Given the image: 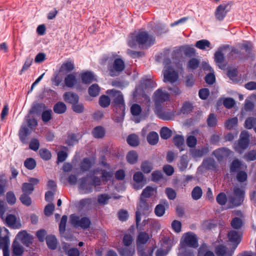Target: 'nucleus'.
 Returning <instances> with one entry per match:
<instances>
[{
  "instance_id": "79ce46f5",
  "label": "nucleus",
  "mask_w": 256,
  "mask_h": 256,
  "mask_svg": "<svg viewBox=\"0 0 256 256\" xmlns=\"http://www.w3.org/2000/svg\"><path fill=\"white\" fill-rule=\"evenodd\" d=\"M228 149L221 148L214 151L213 154L218 161L222 160L226 156Z\"/></svg>"
},
{
  "instance_id": "a878e982",
  "label": "nucleus",
  "mask_w": 256,
  "mask_h": 256,
  "mask_svg": "<svg viewBox=\"0 0 256 256\" xmlns=\"http://www.w3.org/2000/svg\"><path fill=\"white\" fill-rule=\"evenodd\" d=\"M93 162L91 158L87 157L84 158L80 162V167L82 172L89 171L93 166Z\"/></svg>"
},
{
  "instance_id": "5fc2aeb1",
  "label": "nucleus",
  "mask_w": 256,
  "mask_h": 256,
  "mask_svg": "<svg viewBox=\"0 0 256 256\" xmlns=\"http://www.w3.org/2000/svg\"><path fill=\"white\" fill-rule=\"evenodd\" d=\"M218 120L215 114L211 113L208 115L207 119V124L208 126L213 128L217 125Z\"/></svg>"
},
{
  "instance_id": "bb28decb",
  "label": "nucleus",
  "mask_w": 256,
  "mask_h": 256,
  "mask_svg": "<svg viewBox=\"0 0 256 256\" xmlns=\"http://www.w3.org/2000/svg\"><path fill=\"white\" fill-rule=\"evenodd\" d=\"M204 168L208 170H216L218 169V165L216 162L211 158L204 159L202 162Z\"/></svg>"
},
{
  "instance_id": "0eeeda50",
  "label": "nucleus",
  "mask_w": 256,
  "mask_h": 256,
  "mask_svg": "<svg viewBox=\"0 0 256 256\" xmlns=\"http://www.w3.org/2000/svg\"><path fill=\"white\" fill-rule=\"evenodd\" d=\"M250 142V135L248 132L244 130L241 132L238 142L234 143V149L237 152L241 154L248 147Z\"/></svg>"
},
{
  "instance_id": "2eb2a0df",
  "label": "nucleus",
  "mask_w": 256,
  "mask_h": 256,
  "mask_svg": "<svg viewBox=\"0 0 256 256\" xmlns=\"http://www.w3.org/2000/svg\"><path fill=\"white\" fill-rule=\"evenodd\" d=\"M154 100L156 104H160L170 100V95L161 88L157 90L154 93Z\"/></svg>"
},
{
  "instance_id": "09e8293b",
  "label": "nucleus",
  "mask_w": 256,
  "mask_h": 256,
  "mask_svg": "<svg viewBox=\"0 0 256 256\" xmlns=\"http://www.w3.org/2000/svg\"><path fill=\"white\" fill-rule=\"evenodd\" d=\"M238 122V119L234 117L228 120L225 122V127L226 128L230 130L231 129L236 126Z\"/></svg>"
},
{
  "instance_id": "473e14b6",
  "label": "nucleus",
  "mask_w": 256,
  "mask_h": 256,
  "mask_svg": "<svg viewBox=\"0 0 256 256\" xmlns=\"http://www.w3.org/2000/svg\"><path fill=\"white\" fill-rule=\"evenodd\" d=\"M198 256H215L214 253L209 250V248L206 244H202L198 250Z\"/></svg>"
},
{
  "instance_id": "49530a36",
  "label": "nucleus",
  "mask_w": 256,
  "mask_h": 256,
  "mask_svg": "<svg viewBox=\"0 0 256 256\" xmlns=\"http://www.w3.org/2000/svg\"><path fill=\"white\" fill-rule=\"evenodd\" d=\"M98 103L102 108H106L110 106V99L108 96L103 94L100 97Z\"/></svg>"
},
{
  "instance_id": "c85d7f7f",
  "label": "nucleus",
  "mask_w": 256,
  "mask_h": 256,
  "mask_svg": "<svg viewBox=\"0 0 256 256\" xmlns=\"http://www.w3.org/2000/svg\"><path fill=\"white\" fill-rule=\"evenodd\" d=\"M74 68V62L72 60H68L64 62L60 68V72L69 73Z\"/></svg>"
},
{
  "instance_id": "e2e57ef3",
  "label": "nucleus",
  "mask_w": 256,
  "mask_h": 256,
  "mask_svg": "<svg viewBox=\"0 0 256 256\" xmlns=\"http://www.w3.org/2000/svg\"><path fill=\"white\" fill-rule=\"evenodd\" d=\"M244 158L247 162L256 160V150H251L248 152L244 154Z\"/></svg>"
},
{
  "instance_id": "412c9836",
  "label": "nucleus",
  "mask_w": 256,
  "mask_h": 256,
  "mask_svg": "<svg viewBox=\"0 0 256 256\" xmlns=\"http://www.w3.org/2000/svg\"><path fill=\"white\" fill-rule=\"evenodd\" d=\"M228 237L230 242L234 244L232 248L234 250L241 241L240 236L235 230H231L228 234Z\"/></svg>"
},
{
  "instance_id": "f8f14e48",
  "label": "nucleus",
  "mask_w": 256,
  "mask_h": 256,
  "mask_svg": "<svg viewBox=\"0 0 256 256\" xmlns=\"http://www.w3.org/2000/svg\"><path fill=\"white\" fill-rule=\"evenodd\" d=\"M184 244L191 248L198 246V242L196 236L191 232L186 233L184 236Z\"/></svg>"
},
{
  "instance_id": "f257e3e1",
  "label": "nucleus",
  "mask_w": 256,
  "mask_h": 256,
  "mask_svg": "<svg viewBox=\"0 0 256 256\" xmlns=\"http://www.w3.org/2000/svg\"><path fill=\"white\" fill-rule=\"evenodd\" d=\"M106 93L112 98V106L116 114L113 117L114 120L118 123L123 120L125 114V104L122 92L114 89L108 90Z\"/></svg>"
},
{
  "instance_id": "603ef678",
  "label": "nucleus",
  "mask_w": 256,
  "mask_h": 256,
  "mask_svg": "<svg viewBox=\"0 0 256 256\" xmlns=\"http://www.w3.org/2000/svg\"><path fill=\"white\" fill-rule=\"evenodd\" d=\"M195 46L200 50H205L207 48H210V42L207 40H202L196 42Z\"/></svg>"
},
{
  "instance_id": "37998d69",
  "label": "nucleus",
  "mask_w": 256,
  "mask_h": 256,
  "mask_svg": "<svg viewBox=\"0 0 256 256\" xmlns=\"http://www.w3.org/2000/svg\"><path fill=\"white\" fill-rule=\"evenodd\" d=\"M100 88L96 84H92L88 89V94L92 97H96L99 95Z\"/></svg>"
},
{
  "instance_id": "2f4dec72",
  "label": "nucleus",
  "mask_w": 256,
  "mask_h": 256,
  "mask_svg": "<svg viewBox=\"0 0 256 256\" xmlns=\"http://www.w3.org/2000/svg\"><path fill=\"white\" fill-rule=\"evenodd\" d=\"M209 152L208 148L204 147L200 149H192L190 150L192 156L194 158H201L206 154Z\"/></svg>"
},
{
  "instance_id": "a211bd4d",
  "label": "nucleus",
  "mask_w": 256,
  "mask_h": 256,
  "mask_svg": "<svg viewBox=\"0 0 256 256\" xmlns=\"http://www.w3.org/2000/svg\"><path fill=\"white\" fill-rule=\"evenodd\" d=\"M234 250H229L223 244H219L216 247L215 253L217 256H232Z\"/></svg>"
},
{
  "instance_id": "4d7b16f0",
  "label": "nucleus",
  "mask_w": 256,
  "mask_h": 256,
  "mask_svg": "<svg viewBox=\"0 0 256 256\" xmlns=\"http://www.w3.org/2000/svg\"><path fill=\"white\" fill-rule=\"evenodd\" d=\"M217 202L221 205L224 206L227 202L228 198L224 192H220L216 197Z\"/></svg>"
},
{
  "instance_id": "de8ad7c7",
  "label": "nucleus",
  "mask_w": 256,
  "mask_h": 256,
  "mask_svg": "<svg viewBox=\"0 0 256 256\" xmlns=\"http://www.w3.org/2000/svg\"><path fill=\"white\" fill-rule=\"evenodd\" d=\"M40 158L44 160H48L52 158L50 152L46 148H42L39 150Z\"/></svg>"
},
{
  "instance_id": "9d476101",
  "label": "nucleus",
  "mask_w": 256,
  "mask_h": 256,
  "mask_svg": "<svg viewBox=\"0 0 256 256\" xmlns=\"http://www.w3.org/2000/svg\"><path fill=\"white\" fill-rule=\"evenodd\" d=\"M8 236V230L5 228H0V250L8 248L10 245Z\"/></svg>"
},
{
  "instance_id": "bf43d9fd",
  "label": "nucleus",
  "mask_w": 256,
  "mask_h": 256,
  "mask_svg": "<svg viewBox=\"0 0 256 256\" xmlns=\"http://www.w3.org/2000/svg\"><path fill=\"white\" fill-rule=\"evenodd\" d=\"M200 65V61L197 58H192L190 60L187 65V68L191 70L196 69Z\"/></svg>"
},
{
  "instance_id": "dca6fc26",
  "label": "nucleus",
  "mask_w": 256,
  "mask_h": 256,
  "mask_svg": "<svg viewBox=\"0 0 256 256\" xmlns=\"http://www.w3.org/2000/svg\"><path fill=\"white\" fill-rule=\"evenodd\" d=\"M29 182H24L22 184V190L24 194H31L34 190V186L39 183V180L37 178H31L28 180Z\"/></svg>"
},
{
  "instance_id": "f03ea898",
  "label": "nucleus",
  "mask_w": 256,
  "mask_h": 256,
  "mask_svg": "<svg viewBox=\"0 0 256 256\" xmlns=\"http://www.w3.org/2000/svg\"><path fill=\"white\" fill-rule=\"evenodd\" d=\"M154 42L155 38L149 34L148 32L139 31L132 34L128 42V44L130 47H134L137 45L149 47L153 45Z\"/></svg>"
},
{
  "instance_id": "f704fd0d",
  "label": "nucleus",
  "mask_w": 256,
  "mask_h": 256,
  "mask_svg": "<svg viewBox=\"0 0 256 256\" xmlns=\"http://www.w3.org/2000/svg\"><path fill=\"white\" fill-rule=\"evenodd\" d=\"M105 129L102 126L95 127L92 131L93 136L96 138H102L105 136Z\"/></svg>"
},
{
  "instance_id": "680f3d73",
  "label": "nucleus",
  "mask_w": 256,
  "mask_h": 256,
  "mask_svg": "<svg viewBox=\"0 0 256 256\" xmlns=\"http://www.w3.org/2000/svg\"><path fill=\"white\" fill-rule=\"evenodd\" d=\"M28 142L29 148L30 150L34 152H36L38 150L40 144L39 140L37 138H32L30 142L28 141Z\"/></svg>"
},
{
  "instance_id": "a19ab883",
  "label": "nucleus",
  "mask_w": 256,
  "mask_h": 256,
  "mask_svg": "<svg viewBox=\"0 0 256 256\" xmlns=\"http://www.w3.org/2000/svg\"><path fill=\"white\" fill-rule=\"evenodd\" d=\"M53 109L55 113L62 114L66 110V106L64 102H59L54 105Z\"/></svg>"
},
{
  "instance_id": "338daca9",
  "label": "nucleus",
  "mask_w": 256,
  "mask_h": 256,
  "mask_svg": "<svg viewBox=\"0 0 256 256\" xmlns=\"http://www.w3.org/2000/svg\"><path fill=\"white\" fill-rule=\"evenodd\" d=\"M78 140L76 138V136L75 134H72L68 135V139L66 143L68 146H71L78 143Z\"/></svg>"
},
{
  "instance_id": "864d4df0",
  "label": "nucleus",
  "mask_w": 256,
  "mask_h": 256,
  "mask_svg": "<svg viewBox=\"0 0 256 256\" xmlns=\"http://www.w3.org/2000/svg\"><path fill=\"white\" fill-rule=\"evenodd\" d=\"M202 190L198 186L194 187L192 192V198L194 200H199L202 197Z\"/></svg>"
},
{
  "instance_id": "aec40b11",
  "label": "nucleus",
  "mask_w": 256,
  "mask_h": 256,
  "mask_svg": "<svg viewBox=\"0 0 256 256\" xmlns=\"http://www.w3.org/2000/svg\"><path fill=\"white\" fill-rule=\"evenodd\" d=\"M225 58L224 54L221 50H218L214 53V61L218 66L222 70L225 69L226 64L224 63Z\"/></svg>"
},
{
  "instance_id": "4be33fe9",
  "label": "nucleus",
  "mask_w": 256,
  "mask_h": 256,
  "mask_svg": "<svg viewBox=\"0 0 256 256\" xmlns=\"http://www.w3.org/2000/svg\"><path fill=\"white\" fill-rule=\"evenodd\" d=\"M64 100L72 105L79 101V96L78 94L74 92H68L64 94Z\"/></svg>"
},
{
  "instance_id": "a18cd8bd",
  "label": "nucleus",
  "mask_w": 256,
  "mask_h": 256,
  "mask_svg": "<svg viewBox=\"0 0 256 256\" xmlns=\"http://www.w3.org/2000/svg\"><path fill=\"white\" fill-rule=\"evenodd\" d=\"M6 222L10 228H15L16 227V216L12 214H8L6 218Z\"/></svg>"
},
{
  "instance_id": "4468645a",
  "label": "nucleus",
  "mask_w": 256,
  "mask_h": 256,
  "mask_svg": "<svg viewBox=\"0 0 256 256\" xmlns=\"http://www.w3.org/2000/svg\"><path fill=\"white\" fill-rule=\"evenodd\" d=\"M18 238L26 246H29L32 243L33 237L25 230H22L17 234Z\"/></svg>"
},
{
  "instance_id": "ddd939ff",
  "label": "nucleus",
  "mask_w": 256,
  "mask_h": 256,
  "mask_svg": "<svg viewBox=\"0 0 256 256\" xmlns=\"http://www.w3.org/2000/svg\"><path fill=\"white\" fill-rule=\"evenodd\" d=\"M163 74L164 82H174L177 80L178 78V72L171 68L164 70L163 71Z\"/></svg>"
},
{
  "instance_id": "7c9ffc66",
  "label": "nucleus",
  "mask_w": 256,
  "mask_h": 256,
  "mask_svg": "<svg viewBox=\"0 0 256 256\" xmlns=\"http://www.w3.org/2000/svg\"><path fill=\"white\" fill-rule=\"evenodd\" d=\"M156 191V188H153L151 186H147L144 188L140 196V199L145 200V198H150L154 195V192Z\"/></svg>"
},
{
  "instance_id": "20e7f679",
  "label": "nucleus",
  "mask_w": 256,
  "mask_h": 256,
  "mask_svg": "<svg viewBox=\"0 0 256 256\" xmlns=\"http://www.w3.org/2000/svg\"><path fill=\"white\" fill-rule=\"evenodd\" d=\"M244 190L238 186H234L232 192L228 195V202L230 208L242 205L244 198Z\"/></svg>"
},
{
  "instance_id": "774afa93",
  "label": "nucleus",
  "mask_w": 256,
  "mask_h": 256,
  "mask_svg": "<svg viewBox=\"0 0 256 256\" xmlns=\"http://www.w3.org/2000/svg\"><path fill=\"white\" fill-rule=\"evenodd\" d=\"M156 246H154L150 248L148 250V252H144L142 248L138 249V252L140 256H153V253Z\"/></svg>"
},
{
  "instance_id": "8fccbe9b",
  "label": "nucleus",
  "mask_w": 256,
  "mask_h": 256,
  "mask_svg": "<svg viewBox=\"0 0 256 256\" xmlns=\"http://www.w3.org/2000/svg\"><path fill=\"white\" fill-rule=\"evenodd\" d=\"M24 166L28 170H32L36 167V162L34 158H29L24 162Z\"/></svg>"
},
{
  "instance_id": "f3484780",
  "label": "nucleus",
  "mask_w": 256,
  "mask_h": 256,
  "mask_svg": "<svg viewBox=\"0 0 256 256\" xmlns=\"http://www.w3.org/2000/svg\"><path fill=\"white\" fill-rule=\"evenodd\" d=\"M151 238L152 235L149 234L146 232H140L136 240L137 249L141 248L140 246L146 244L150 240Z\"/></svg>"
},
{
  "instance_id": "13d9d810",
  "label": "nucleus",
  "mask_w": 256,
  "mask_h": 256,
  "mask_svg": "<svg viewBox=\"0 0 256 256\" xmlns=\"http://www.w3.org/2000/svg\"><path fill=\"white\" fill-rule=\"evenodd\" d=\"M72 109L76 113L81 114L84 112V106L83 104L76 102L72 106Z\"/></svg>"
},
{
  "instance_id": "b1692460",
  "label": "nucleus",
  "mask_w": 256,
  "mask_h": 256,
  "mask_svg": "<svg viewBox=\"0 0 256 256\" xmlns=\"http://www.w3.org/2000/svg\"><path fill=\"white\" fill-rule=\"evenodd\" d=\"M158 117L164 120H170L174 118V113L170 110H158L157 112Z\"/></svg>"
},
{
  "instance_id": "69168bd1",
  "label": "nucleus",
  "mask_w": 256,
  "mask_h": 256,
  "mask_svg": "<svg viewBox=\"0 0 256 256\" xmlns=\"http://www.w3.org/2000/svg\"><path fill=\"white\" fill-rule=\"evenodd\" d=\"M238 72L236 68H234L232 69H230L228 70L227 72V76H228L233 82H237L238 79L236 77L238 76Z\"/></svg>"
},
{
  "instance_id": "72a5a7b5",
  "label": "nucleus",
  "mask_w": 256,
  "mask_h": 256,
  "mask_svg": "<svg viewBox=\"0 0 256 256\" xmlns=\"http://www.w3.org/2000/svg\"><path fill=\"white\" fill-rule=\"evenodd\" d=\"M173 141L174 145L179 149L180 152L184 150V138L182 136L176 134L173 138Z\"/></svg>"
},
{
  "instance_id": "393cba45",
  "label": "nucleus",
  "mask_w": 256,
  "mask_h": 256,
  "mask_svg": "<svg viewBox=\"0 0 256 256\" xmlns=\"http://www.w3.org/2000/svg\"><path fill=\"white\" fill-rule=\"evenodd\" d=\"M46 244L49 249L55 250L58 248V240L54 234H49L46 238Z\"/></svg>"
},
{
  "instance_id": "c03bdc74",
  "label": "nucleus",
  "mask_w": 256,
  "mask_h": 256,
  "mask_svg": "<svg viewBox=\"0 0 256 256\" xmlns=\"http://www.w3.org/2000/svg\"><path fill=\"white\" fill-rule=\"evenodd\" d=\"M153 168L152 164L148 160H144L141 164V170L145 174H149Z\"/></svg>"
},
{
  "instance_id": "c756f323",
  "label": "nucleus",
  "mask_w": 256,
  "mask_h": 256,
  "mask_svg": "<svg viewBox=\"0 0 256 256\" xmlns=\"http://www.w3.org/2000/svg\"><path fill=\"white\" fill-rule=\"evenodd\" d=\"M168 202L166 200H164V204H160L156 206L154 208V214L158 217H161L164 215L166 212V206L168 207Z\"/></svg>"
},
{
  "instance_id": "7ed1b4c3",
  "label": "nucleus",
  "mask_w": 256,
  "mask_h": 256,
  "mask_svg": "<svg viewBox=\"0 0 256 256\" xmlns=\"http://www.w3.org/2000/svg\"><path fill=\"white\" fill-rule=\"evenodd\" d=\"M102 184L100 178L96 176H86L80 179L78 188L84 194L93 192V187L96 188Z\"/></svg>"
},
{
  "instance_id": "6e6552de",
  "label": "nucleus",
  "mask_w": 256,
  "mask_h": 256,
  "mask_svg": "<svg viewBox=\"0 0 256 256\" xmlns=\"http://www.w3.org/2000/svg\"><path fill=\"white\" fill-rule=\"evenodd\" d=\"M70 221L74 228H80L82 229L88 228L92 224L90 218L86 216L80 218L79 216L75 214L70 216Z\"/></svg>"
},
{
  "instance_id": "9b49d317",
  "label": "nucleus",
  "mask_w": 256,
  "mask_h": 256,
  "mask_svg": "<svg viewBox=\"0 0 256 256\" xmlns=\"http://www.w3.org/2000/svg\"><path fill=\"white\" fill-rule=\"evenodd\" d=\"M133 180L136 182L133 187L136 190L142 188L146 184V179L141 172H135L133 176Z\"/></svg>"
},
{
  "instance_id": "5701e85b",
  "label": "nucleus",
  "mask_w": 256,
  "mask_h": 256,
  "mask_svg": "<svg viewBox=\"0 0 256 256\" xmlns=\"http://www.w3.org/2000/svg\"><path fill=\"white\" fill-rule=\"evenodd\" d=\"M80 76L81 78L82 82L86 84H90L94 80V74L88 70L81 72L80 74Z\"/></svg>"
},
{
  "instance_id": "1a4fd4ad",
  "label": "nucleus",
  "mask_w": 256,
  "mask_h": 256,
  "mask_svg": "<svg viewBox=\"0 0 256 256\" xmlns=\"http://www.w3.org/2000/svg\"><path fill=\"white\" fill-rule=\"evenodd\" d=\"M124 68V62L120 58H116L112 65L108 66L109 74L113 77L118 76Z\"/></svg>"
},
{
  "instance_id": "423d86ee",
  "label": "nucleus",
  "mask_w": 256,
  "mask_h": 256,
  "mask_svg": "<svg viewBox=\"0 0 256 256\" xmlns=\"http://www.w3.org/2000/svg\"><path fill=\"white\" fill-rule=\"evenodd\" d=\"M136 212V223L138 228L141 220V214L148 216L152 212L151 206L148 203L146 200L140 198V202L137 206Z\"/></svg>"
},
{
  "instance_id": "58836bf2",
  "label": "nucleus",
  "mask_w": 256,
  "mask_h": 256,
  "mask_svg": "<svg viewBox=\"0 0 256 256\" xmlns=\"http://www.w3.org/2000/svg\"><path fill=\"white\" fill-rule=\"evenodd\" d=\"M126 141L129 145L134 147L137 146L140 144L139 138L134 134H130L127 138Z\"/></svg>"
},
{
  "instance_id": "ea45409f",
  "label": "nucleus",
  "mask_w": 256,
  "mask_h": 256,
  "mask_svg": "<svg viewBox=\"0 0 256 256\" xmlns=\"http://www.w3.org/2000/svg\"><path fill=\"white\" fill-rule=\"evenodd\" d=\"M158 135L156 132H151L147 136V141L150 145H156L158 141Z\"/></svg>"
},
{
  "instance_id": "c9c22d12",
  "label": "nucleus",
  "mask_w": 256,
  "mask_h": 256,
  "mask_svg": "<svg viewBox=\"0 0 256 256\" xmlns=\"http://www.w3.org/2000/svg\"><path fill=\"white\" fill-rule=\"evenodd\" d=\"M192 110L193 106L192 104L188 101H186L184 102L182 108L180 110V112H178V114H190L191 112H192Z\"/></svg>"
},
{
  "instance_id": "6e6d98bb",
  "label": "nucleus",
  "mask_w": 256,
  "mask_h": 256,
  "mask_svg": "<svg viewBox=\"0 0 256 256\" xmlns=\"http://www.w3.org/2000/svg\"><path fill=\"white\" fill-rule=\"evenodd\" d=\"M141 84L142 88L145 90L152 88L156 86V84L152 79H146L144 80Z\"/></svg>"
},
{
  "instance_id": "3c124183",
  "label": "nucleus",
  "mask_w": 256,
  "mask_h": 256,
  "mask_svg": "<svg viewBox=\"0 0 256 256\" xmlns=\"http://www.w3.org/2000/svg\"><path fill=\"white\" fill-rule=\"evenodd\" d=\"M172 135V130L166 127H163L160 130V136L162 138L168 140L171 137Z\"/></svg>"
},
{
  "instance_id": "0e129e2a",
  "label": "nucleus",
  "mask_w": 256,
  "mask_h": 256,
  "mask_svg": "<svg viewBox=\"0 0 256 256\" xmlns=\"http://www.w3.org/2000/svg\"><path fill=\"white\" fill-rule=\"evenodd\" d=\"M256 126V118L249 117L245 121V127L248 129H252Z\"/></svg>"
},
{
  "instance_id": "e433bc0d",
  "label": "nucleus",
  "mask_w": 256,
  "mask_h": 256,
  "mask_svg": "<svg viewBox=\"0 0 256 256\" xmlns=\"http://www.w3.org/2000/svg\"><path fill=\"white\" fill-rule=\"evenodd\" d=\"M126 159L130 164H135L138 160V154L135 150H130L128 153Z\"/></svg>"
},
{
  "instance_id": "39448f33",
  "label": "nucleus",
  "mask_w": 256,
  "mask_h": 256,
  "mask_svg": "<svg viewBox=\"0 0 256 256\" xmlns=\"http://www.w3.org/2000/svg\"><path fill=\"white\" fill-rule=\"evenodd\" d=\"M38 125V122L35 118H30L28 120V126H22L19 131V137L21 142L24 144H28L30 140L29 136L34 128Z\"/></svg>"
},
{
  "instance_id": "cd10ccee",
  "label": "nucleus",
  "mask_w": 256,
  "mask_h": 256,
  "mask_svg": "<svg viewBox=\"0 0 256 256\" xmlns=\"http://www.w3.org/2000/svg\"><path fill=\"white\" fill-rule=\"evenodd\" d=\"M226 6L220 4L218 6L215 12V16L218 20H222L226 14Z\"/></svg>"
},
{
  "instance_id": "6ab92c4d",
  "label": "nucleus",
  "mask_w": 256,
  "mask_h": 256,
  "mask_svg": "<svg viewBox=\"0 0 256 256\" xmlns=\"http://www.w3.org/2000/svg\"><path fill=\"white\" fill-rule=\"evenodd\" d=\"M62 249L68 256H80V252L76 248H70V244L66 242L62 244Z\"/></svg>"
},
{
  "instance_id": "052dcab7",
  "label": "nucleus",
  "mask_w": 256,
  "mask_h": 256,
  "mask_svg": "<svg viewBox=\"0 0 256 256\" xmlns=\"http://www.w3.org/2000/svg\"><path fill=\"white\" fill-rule=\"evenodd\" d=\"M28 194L24 193L20 198L21 202L27 206H30L32 204V199Z\"/></svg>"
},
{
  "instance_id": "4c0bfd02",
  "label": "nucleus",
  "mask_w": 256,
  "mask_h": 256,
  "mask_svg": "<svg viewBox=\"0 0 256 256\" xmlns=\"http://www.w3.org/2000/svg\"><path fill=\"white\" fill-rule=\"evenodd\" d=\"M64 83L66 86L72 88L76 83V76L74 74H68L64 78Z\"/></svg>"
}]
</instances>
